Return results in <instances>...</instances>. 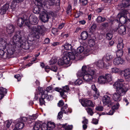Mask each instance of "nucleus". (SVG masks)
<instances>
[{
    "label": "nucleus",
    "instance_id": "nucleus-28",
    "mask_svg": "<svg viewBox=\"0 0 130 130\" xmlns=\"http://www.w3.org/2000/svg\"><path fill=\"white\" fill-rule=\"evenodd\" d=\"M65 54L66 55L62 57L63 60L65 64H68L69 63L70 61V59L69 58L68 56H67L66 53H65Z\"/></svg>",
    "mask_w": 130,
    "mask_h": 130
},
{
    "label": "nucleus",
    "instance_id": "nucleus-12",
    "mask_svg": "<svg viewBox=\"0 0 130 130\" xmlns=\"http://www.w3.org/2000/svg\"><path fill=\"white\" fill-rule=\"evenodd\" d=\"M117 19L119 20H116V21H118L119 20L120 23L122 24H124L126 22V19L125 17L123 15V14L121 13H119L117 15Z\"/></svg>",
    "mask_w": 130,
    "mask_h": 130
},
{
    "label": "nucleus",
    "instance_id": "nucleus-32",
    "mask_svg": "<svg viewBox=\"0 0 130 130\" xmlns=\"http://www.w3.org/2000/svg\"><path fill=\"white\" fill-rule=\"evenodd\" d=\"M106 20L105 18H103L101 16H98L96 19L97 22L98 23H101L105 21Z\"/></svg>",
    "mask_w": 130,
    "mask_h": 130
},
{
    "label": "nucleus",
    "instance_id": "nucleus-53",
    "mask_svg": "<svg viewBox=\"0 0 130 130\" xmlns=\"http://www.w3.org/2000/svg\"><path fill=\"white\" fill-rule=\"evenodd\" d=\"M88 43L89 44L92 46L94 45L95 44L94 40L92 39H90L88 40Z\"/></svg>",
    "mask_w": 130,
    "mask_h": 130
},
{
    "label": "nucleus",
    "instance_id": "nucleus-50",
    "mask_svg": "<svg viewBox=\"0 0 130 130\" xmlns=\"http://www.w3.org/2000/svg\"><path fill=\"white\" fill-rule=\"evenodd\" d=\"M106 38L108 40H110L112 37V35L111 34L108 33L106 34Z\"/></svg>",
    "mask_w": 130,
    "mask_h": 130
},
{
    "label": "nucleus",
    "instance_id": "nucleus-19",
    "mask_svg": "<svg viewBox=\"0 0 130 130\" xmlns=\"http://www.w3.org/2000/svg\"><path fill=\"white\" fill-rule=\"evenodd\" d=\"M126 28L124 25L120 26L118 28V32L121 35H124L126 33Z\"/></svg>",
    "mask_w": 130,
    "mask_h": 130
},
{
    "label": "nucleus",
    "instance_id": "nucleus-11",
    "mask_svg": "<svg viewBox=\"0 0 130 130\" xmlns=\"http://www.w3.org/2000/svg\"><path fill=\"white\" fill-rule=\"evenodd\" d=\"M69 90V87L66 86L64 87L63 89L60 91V94L63 98L65 99L67 97V94L65 93H67Z\"/></svg>",
    "mask_w": 130,
    "mask_h": 130
},
{
    "label": "nucleus",
    "instance_id": "nucleus-26",
    "mask_svg": "<svg viewBox=\"0 0 130 130\" xmlns=\"http://www.w3.org/2000/svg\"><path fill=\"white\" fill-rule=\"evenodd\" d=\"M105 76H100L98 78V81L100 84H104L107 83Z\"/></svg>",
    "mask_w": 130,
    "mask_h": 130
},
{
    "label": "nucleus",
    "instance_id": "nucleus-46",
    "mask_svg": "<svg viewBox=\"0 0 130 130\" xmlns=\"http://www.w3.org/2000/svg\"><path fill=\"white\" fill-rule=\"evenodd\" d=\"M86 110L88 113L91 116L92 115L93 112L91 108L89 107H87L86 108Z\"/></svg>",
    "mask_w": 130,
    "mask_h": 130
},
{
    "label": "nucleus",
    "instance_id": "nucleus-34",
    "mask_svg": "<svg viewBox=\"0 0 130 130\" xmlns=\"http://www.w3.org/2000/svg\"><path fill=\"white\" fill-rule=\"evenodd\" d=\"M84 51V54H87V53H88L89 52L88 50L87 51V52L85 53V50H84V47L83 46H80L78 47L77 50V52L80 54L83 52V51Z\"/></svg>",
    "mask_w": 130,
    "mask_h": 130
},
{
    "label": "nucleus",
    "instance_id": "nucleus-37",
    "mask_svg": "<svg viewBox=\"0 0 130 130\" xmlns=\"http://www.w3.org/2000/svg\"><path fill=\"white\" fill-rule=\"evenodd\" d=\"M40 7L38 6H36L34 8L33 10V12L35 13L40 14Z\"/></svg>",
    "mask_w": 130,
    "mask_h": 130
},
{
    "label": "nucleus",
    "instance_id": "nucleus-58",
    "mask_svg": "<svg viewBox=\"0 0 130 130\" xmlns=\"http://www.w3.org/2000/svg\"><path fill=\"white\" fill-rule=\"evenodd\" d=\"M119 69L116 68L111 69V71L113 73H117L119 72Z\"/></svg>",
    "mask_w": 130,
    "mask_h": 130
},
{
    "label": "nucleus",
    "instance_id": "nucleus-54",
    "mask_svg": "<svg viewBox=\"0 0 130 130\" xmlns=\"http://www.w3.org/2000/svg\"><path fill=\"white\" fill-rule=\"evenodd\" d=\"M119 106V103H117L116 105H114L112 107V109L113 110H115L116 109H117L118 108Z\"/></svg>",
    "mask_w": 130,
    "mask_h": 130
},
{
    "label": "nucleus",
    "instance_id": "nucleus-62",
    "mask_svg": "<svg viewBox=\"0 0 130 130\" xmlns=\"http://www.w3.org/2000/svg\"><path fill=\"white\" fill-rule=\"evenodd\" d=\"M64 104V102L63 101L61 100L60 101L59 103L58 104V106L60 107L62 106Z\"/></svg>",
    "mask_w": 130,
    "mask_h": 130
},
{
    "label": "nucleus",
    "instance_id": "nucleus-51",
    "mask_svg": "<svg viewBox=\"0 0 130 130\" xmlns=\"http://www.w3.org/2000/svg\"><path fill=\"white\" fill-rule=\"evenodd\" d=\"M112 56L110 54L107 53L106 56V58L107 61H110L112 59Z\"/></svg>",
    "mask_w": 130,
    "mask_h": 130
},
{
    "label": "nucleus",
    "instance_id": "nucleus-10",
    "mask_svg": "<svg viewBox=\"0 0 130 130\" xmlns=\"http://www.w3.org/2000/svg\"><path fill=\"white\" fill-rule=\"evenodd\" d=\"M38 20L37 17L34 14H32L30 15L29 17V23L31 24H35L38 23Z\"/></svg>",
    "mask_w": 130,
    "mask_h": 130
},
{
    "label": "nucleus",
    "instance_id": "nucleus-64",
    "mask_svg": "<svg viewBox=\"0 0 130 130\" xmlns=\"http://www.w3.org/2000/svg\"><path fill=\"white\" fill-rule=\"evenodd\" d=\"M71 6L69 5V6L68 7L67 10V13L68 14L70 12H71Z\"/></svg>",
    "mask_w": 130,
    "mask_h": 130
},
{
    "label": "nucleus",
    "instance_id": "nucleus-52",
    "mask_svg": "<svg viewBox=\"0 0 130 130\" xmlns=\"http://www.w3.org/2000/svg\"><path fill=\"white\" fill-rule=\"evenodd\" d=\"M9 4L8 3H7L4 5L2 7L6 11H7L9 8Z\"/></svg>",
    "mask_w": 130,
    "mask_h": 130
},
{
    "label": "nucleus",
    "instance_id": "nucleus-39",
    "mask_svg": "<svg viewBox=\"0 0 130 130\" xmlns=\"http://www.w3.org/2000/svg\"><path fill=\"white\" fill-rule=\"evenodd\" d=\"M124 76L125 78L130 75V69H125L124 71Z\"/></svg>",
    "mask_w": 130,
    "mask_h": 130
},
{
    "label": "nucleus",
    "instance_id": "nucleus-56",
    "mask_svg": "<svg viewBox=\"0 0 130 130\" xmlns=\"http://www.w3.org/2000/svg\"><path fill=\"white\" fill-rule=\"evenodd\" d=\"M6 11L3 7H2L0 9V14H5Z\"/></svg>",
    "mask_w": 130,
    "mask_h": 130
},
{
    "label": "nucleus",
    "instance_id": "nucleus-63",
    "mask_svg": "<svg viewBox=\"0 0 130 130\" xmlns=\"http://www.w3.org/2000/svg\"><path fill=\"white\" fill-rule=\"evenodd\" d=\"M80 2L82 3L83 5L85 6L87 3V0H79Z\"/></svg>",
    "mask_w": 130,
    "mask_h": 130
},
{
    "label": "nucleus",
    "instance_id": "nucleus-43",
    "mask_svg": "<svg viewBox=\"0 0 130 130\" xmlns=\"http://www.w3.org/2000/svg\"><path fill=\"white\" fill-rule=\"evenodd\" d=\"M57 61V59L55 57H53L50 61L49 63L50 65L55 64Z\"/></svg>",
    "mask_w": 130,
    "mask_h": 130
},
{
    "label": "nucleus",
    "instance_id": "nucleus-30",
    "mask_svg": "<svg viewBox=\"0 0 130 130\" xmlns=\"http://www.w3.org/2000/svg\"><path fill=\"white\" fill-rule=\"evenodd\" d=\"M124 80L122 79H118L117 80L116 82L113 85V86H116V84H118V85H120V86H124L125 85V84L126 83H124V84L122 83V82H123Z\"/></svg>",
    "mask_w": 130,
    "mask_h": 130
},
{
    "label": "nucleus",
    "instance_id": "nucleus-8",
    "mask_svg": "<svg viewBox=\"0 0 130 130\" xmlns=\"http://www.w3.org/2000/svg\"><path fill=\"white\" fill-rule=\"evenodd\" d=\"M79 101L82 106L84 107L90 106L93 107L94 106L92 101L87 99L84 100H80Z\"/></svg>",
    "mask_w": 130,
    "mask_h": 130
},
{
    "label": "nucleus",
    "instance_id": "nucleus-38",
    "mask_svg": "<svg viewBox=\"0 0 130 130\" xmlns=\"http://www.w3.org/2000/svg\"><path fill=\"white\" fill-rule=\"evenodd\" d=\"M41 124L38 122H36L34 125L33 128L34 130H39V129Z\"/></svg>",
    "mask_w": 130,
    "mask_h": 130
},
{
    "label": "nucleus",
    "instance_id": "nucleus-5",
    "mask_svg": "<svg viewBox=\"0 0 130 130\" xmlns=\"http://www.w3.org/2000/svg\"><path fill=\"white\" fill-rule=\"evenodd\" d=\"M54 15V14L52 12H50L47 13L43 12L42 14L40 15V19L42 21L44 22H47L49 19L51 18V16L53 17Z\"/></svg>",
    "mask_w": 130,
    "mask_h": 130
},
{
    "label": "nucleus",
    "instance_id": "nucleus-14",
    "mask_svg": "<svg viewBox=\"0 0 130 130\" xmlns=\"http://www.w3.org/2000/svg\"><path fill=\"white\" fill-rule=\"evenodd\" d=\"M8 44L3 39H0V50H4L6 48Z\"/></svg>",
    "mask_w": 130,
    "mask_h": 130
},
{
    "label": "nucleus",
    "instance_id": "nucleus-7",
    "mask_svg": "<svg viewBox=\"0 0 130 130\" xmlns=\"http://www.w3.org/2000/svg\"><path fill=\"white\" fill-rule=\"evenodd\" d=\"M27 120L26 117H23L19 119L18 122L15 124L16 128H17L19 129H22L24 126V123L23 122H26Z\"/></svg>",
    "mask_w": 130,
    "mask_h": 130
},
{
    "label": "nucleus",
    "instance_id": "nucleus-1",
    "mask_svg": "<svg viewBox=\"0 0 130 130\" xmlns=\"http://www.w3.org/2000/svg\"><path fill=\"white\" fill-rule=\"evenodd\" d=\"M29 28L31 30L33 36L39 39L41 35H44L45 28L43 25L33 26Z\"/></svg>",
    "mask_w": 130,
    "mask_h": 130
},
{
    "label": "nucleus",
    "instance_id": "nucleus-16",
    "mask_svg": "<svg viewBox=\"0 0 130 130\" xmlns=\"http://www.w3.org/2000/svg\"><path fill=\"white\" fill-rule=\"evenodd\" d=\"M76 52L75 51H73L72 52H69V53H66L68 56L70 60H74L76 58V55L77 54L76 53Z\"/></svg>",
    "mask_w": 130,
    "mask_h": 130
},
{
    "label": "nucleus",
    "instance_id": "nucleus-9",
    "mask_svg": "<svg viewBox=\"0 0 130 130\" xmlns=\"http://www.w3.org/2000/svg\"><path fill=\"white\" fill-rule=\"evenodd\" d=\"M14 45L12 44V43L8 44L7 45L6 48L8 53L10 55L13 54L15 51L14 47Z\"/></svg>",
    "mask_w": 130,
    "mask_h": 130
},
{
    "label": "nucleus",
    "instance_id": "nucleus-17",
    "mask_svg": "<svg viewBox=\"0 0 130 130\" xmlns=\"http://www.w3.org/2000/svg\"><path fill=\"white\" fill-rule=\"evenodd\" d=\"M112 96L113 100L116 102H119L121 99V96L117 92L113 94Z\"/></svg>",
    "mask_w": 130,
    "mask_h": 130
},
{
    "label": "nucleus",
    "instance_id": "nucleus-36",
    "mask_svg": "<svg viewBox=\"0 0 130 130\" xmlns=\"http://www.w3.org/2000/svg\"><path fill=\"white\" fill-rule=\"evenodd\" d=\"M123 54V52L122 50H119L116 52V56L119 58H120L122 56Z\"/></svg>",
    "mask_w": 130,
    "mask_h": 130
},
{
    "label": "nucleus",
    "instance_id": "nucleus-44",
    "mask_svg": "<svg viewBox=\"0 0 130 130\" xmlns=\"http://www.w3.org/2000/svg\"><path fill=\"white\" fill-rule=\"evenodd\" d=\"M96 25L95 24H92L90 28V32H93L96 29Z\"/></svg>",
    "mask_w": 130,
    "mask_h": 130
},
{
    "label": "nucleus",
    "instance_id": "nucleus-40",
    "mask_svg": "<svg viewBox=\"0 0 130 130\" xmlns=\"http://www.w3.org/2000/svg\"><path fill=\"white\" fill-rule=\"evenodd\" d=\"M11 122L9 121H7L6 122V127L4 128V130H7L9 129L10 126L11 125Z\"/></svg>",
    "mask_w": 130,
    "mask_h": 130
},
{
    "label": "nucleus",
    "instance_id": "nucleus-6",
    "mask_svg": "<svg viewBox=\"0 0 130 130\" xmlns=\"http://www.w3.org/2000/svg\"><path fill=\"white\" fill-rule=\"evenodd\" d=\"M111 95L110 94L105 95L103 97V103L104 105H107L108 107L112 106L113 103L111 102Z\"/></svg>",
    "mask_w": 130,
    "mask_h": 130
},
{
    "label": "nucleus",
    "instance_id": "nucleus-2",
    "mask_svg": "<svg viewBox=\"0 0 130 130\" xmlns=\"http://www.w3.org/2000/svg\"><path fill=\"white\" fill-rule=\"evenodd\" d=\"M23 32L18 31L15 32V34L13 37L12 41L11 42L12 44L15 45L18 43H22V42L26 40L27 39L26 37H23L22 34Z\"/></svg>",
    "mask_w": 130,
    "mask_h": 130
},
{
    "label": "nucleus",
    "instance_id": "nucleus-3",
    "mask_svg": "<svg viewBox=\"0 0 130 130\" xmlns=\"http://www.w3.org/2000/svg\"><path fill=\"white\" fill-rule=\"evenodd\" d=\"M116 84V86H113L116 89V92L121 96L124 95L128 89L129 85L127 83L125 84L124 86H120L118 84Z\"/></svg>",
    "mask_w": 130,
    "mask_h": 130
},
{
    "label": "nucleus",
    "instance_id": "nucleus-45",
    "mask_svg": "<svg viewBox=\"0 0 130 130\" xmlns=\"http://www.w3.org/2000/svg\"><path fill=\"white\" fill-rule=\"evenodd\" d=\"M100 94L98 91H96L94 93L93 97L95 99H97L100 96Z\"/></svg>",
    "mask_w": 130,
    "mask_h": 130
},
{
    "label": "nucleus",
    "instance_id": "nucleus-25",
    "mask_svg": "<svg viewBox=\"0 0 130 130\" xmlns=\"http://www.w3.org/2000/svg\"><path fill=\"white\" fill-rule=\"evenodd\" d=\"M24 19L22 18H19L18 19L17 21V24L20 27H21L23 24Z\"/></svg>",
    "mask_w": 130,
    "mask_h": 130
},
{
    "label": "nucleus",
    "instance_id": "nucleus-18",
    "mask_svg": "<svg viewBox=\"0 0 130 130\" xmlns=\"http://www.w3.org/2000/svg\"><path fill=\"white\" fill-rule=\"evenodd\" d=\"M87 70V67L86 66H83L82 68V71H79L77 73V75L79 76H83L85 75Z\"/></svg>",
    "mask_w": 130,
    "mask_h": 130
},
{
    "label": "nucleus",
    "instance_id": "nucleus-47",
    "mask_svg": "<svg viewBox=\"0 0 130 130\" xmlns=\"http://www.w3.org/2000/svg\"><path fill=\"white\" fill-rule=\"evenodd\" d=\"M124 44L122 42L118 43L117 45V47L119 50H122Z\"/></svg>",
    "mask_w": 130,
    "mask_h": 130
},
{
    "label": "nucleus",
    "instance_id": "nucleus-41",
    "mask_svg": "<svg viewBox=\"0 0 130 130\" xmlns=\"http://www.w3.org/2000/svg\"><path fill=\"white\" fill-rule=\"evenodd\" d=\"M64 48L67 50H70L72 48V46L71 44L68 43H66L64 46Z\"/></svg>",
    "mask_w": 130,
    "mask_h": 130
},
{
    "label": "nucleus",
    "instance_id": "nucleus-59",
    "mask_svg": "<svg viewBox=\"0 0 130 130\" xmlns=\"http://www.w3.org/2000/svg\"><path fill=\"white\" fill-rule=\"evenodd\" d=\"M62 116L63 112L61 111H60L58 113V118L59 120H60L62 118Z\"/></svg>",
    "mask_w": 130,
    "mask_h": 130
},
{
    "label": "nucleus",
    "instance_id": "nucleus-42",
    "mask_svg": "<svg viewBox=\"0 0 130 130\" xmlns=\"http://www.w3.org/2000/svg\"><path fill=\"white\" fill-rule=\"evenodd\" d=\"M41 128L42 130H48V129L47 124L45 123H43L42 124Z\"/></svg>",
    "mask_w": 130,
    "mask_h": 130
},
{
    "label": "nucleus",
    "instance_id": "nucleus-33",
    "mask_svg": "<svg viewBox=\"0 0 130 130\" xmlns=\"http://www.w3.org/2000/svg\"><path fill=\"white\" fill-rule=\"evenodd\" d=\"M105 78L106 80V83L112 81V76L111 74H106L105 76Z\"/></svg>",
    "mask_w": 130,
    "mask_h": 130
},
{
    "label": "nucleus",
    "instance_id": "nucleus-55",
    "mask_svg": "<svg viewBox=\"0 0 130 130\" xmlns=\"http://www.w3.org/2000/svg\"><path fill=\"white\" fill-rule=\"evenodd\" d=\"M27 42L29 44L30 46L33 45L35 43V41L34 40H28L27 41Z\"/></svg>",
    "mask_w": 130,
    "mask_h": 130
},
{
    "label": "nucleus",
    "instance_id": "nucleus-21",
    "mask_svg": "<svg viewBox=\"0 0 130 130\" xmlns=\"http://www.w3.org/2000/svg\"><path fill=\"white\" fill-rule=\"evenodd\" d=\"M14 29V27L13 25H10L7 27V32L8 34H11L13 32Z\"/></svg>",
    "mask_w": 130,
    "mask_h": 130
},
{
    "label": "nucleus",
    "instance_id": "nucleus-23",
    "mask_svg": "<svg viewBox=\"0 0 130 130\" xmlns=\"http://www.w3.org/2000/svg\"><path fill=\"white\" fill-rule=\"evenodd\" d=\"M96 64L97 66L100 68H102L104 67L107 66V65L104 64V62L102 60H99L96 62Z\"/></svg>",
    "mask_w": 130,
    "mask_h": 130
},
{
    "label": "nucleus",
    "instance_id": "nucleus-20",
    "mask_svg": "<svg viewBox=\"0 0 130 130\" xmlns=\"http://www.w3.org/2000/svg\"><path fill=\"white\" fill-rule=\"evenodd\" d=\"M41 98L39 99V102L40 104L42 105L44 104L45 101L44 99L45 98L47 97V95L44 94V91H43L41 93Z\"/></svg>",
    "mask_w": 130,
    "mask_h": 130
},
{
    "label": "nucleus",
    "instance_id": "nucleus-31",
    "mask_svg": "<svg viewBox=\"0 0 130 130\" xmlns=\"http://www.w3.org/2000/svg\"><path fill=\"white\" fill-rule=\"evenodd\" d=\"M47 125L48 128V130H51L52 129L54 128L55 126V123L51 122H48Z\"/></svg>",
    "mask_w": 130,
    "mask_h": 130
},
{
    "label": "nucleus",
    "instance_id": "nucleus-35",
    "mask_svg": "<svg viewBox=\"0 0 130 130\" xmlns=\"http://www.w3.org/2000/svg\"><path fill=\"white\" fill-rule=\"evenodd\" d=\"M62 126L66 130H71L73 127L72 125L66 126V124L62 125Z\"/></svg>",
    "mask_w": 130,
    "mask_h": 130
},
{
    "label": "nucleus",
    "instance_id": "nucleus-4",
    "mask_svg": "<svg viewBox=\"0 0 130 130\" xmlns=\"http://www.w3.org/2000/svg\"><path fill=\"white\" fill-rule=\"evenodd\" d=\"M95 73V71L92 69H89L86 71L85 75L83 76V79L87 82L91 81L93 78V76Z\"/></svg>",
    "mask_w": 130,
    "mask_h": 130
},
{
    "label": "nucleus",
    "instance_id": "nucleus-22",
    "mask_svg": "<svg viewBox=\"0 0 130 130\" xmlns=\"http://www.w3.org/2000/svg\"><path fill=\"white\" fill-rule=\"evenodd\" d=\"M7 93V90L2 87H0V100L2 99L4 96V93Z\"/></svg>",
    "mask_w": 130,
    "mask_h": 130
},
{
    "label": "nucleus",
    "instance_id": "nucleus-15",
    "mask_svg": "<svg viewBox=\"0 0 130 130\" xmlns=\"http://www.w3.org/2000/svg\"><path fill=\"white\" fill-rule=\"evenodd\" d=\"M124 62V61L120 58H117L113 60V64L116 65H121Z\"/></svg>",
    "mask_w": 130,
    "mask_h": 130
},
{
    "label": "nucleus",
    "instance_id": "nucleus-48",
    "mask_svg": "<svg viewBox=\"0 0 130 130\" xmlns=\"http://www.w3.org/2000/svg\"><path fill=\"white\" fill-rule=\"evenodd\" d=\"M58 63L59 66H62L65 64L62 58L58 60Z\"/></svg>",
    "mask_w": 130,
    "mask_h": 130
},
{
    "label": "nucleus",
    "instance_id": "nucleus-61",
    "mask_svg": "<svg viewBox=\"0 0 130 130\" xmlns=\"http://www.w3.org/2000/svg\"><path fill=\"white\" fill-rule=\"evenodd\" d=\"M95 109L97 110L101 111L103 110V107L101 106H98L96 107Z\"/></svg>",
    "mask_w": 130,
    "mask_h": 130
},
{
    "label": "nucleus",
    "instance_id": "nucleus-49",
    "mask_svg": "<svg viewBox=\"0 0 130 130\" xmlns=\"http://www.w3.org/2000/svg\"><path fill=\"white\" fill-rule=\"evenodd\" d=\"M83 83V81L82 80L78 79L76 80L75 82V84L76 85H79Z\"/></svg>",
    "mask_w": 130,
    "mask_h": 130
},
{
    "label": "nucleus",
    "instance_id": "nucleus-60",
    "mask_svg": "<svg viewBox=\"0 0 130 130\" xmlns=\"http://www.w3.org/2000/svg\"><path fill=\"white\" fill-rule=\"evenodd\" d=\"M50 69L55 72H56L57 70V68L55 66H53L50 68Z\"/></svg>",
    "mask_w": 130,
    "mask_h": 130
},
{
    "label": "nucleus",
    "instance_id": "nucleus-13",
    "mask_svg": "<svg viewBox=\"0 0 130 130\" xmlns=\"http://www.w3.org/2000/svg\"><path fill=\"white\" fill-rule=\"evenodd\" d=\"M44 1L45 2V5H47L49 6H53L55 3H58L59 5L60 2V0H49L48 1L45 0Z\"/></svg>",
    "mask_w": 130,
    "mask_h": 130
},
{
    "label": "nucleus",
    "instance_id": "nucleus-24",
    "mask_svg": "<svg viewBox=\"0 0 130 130\" xmlns=\"http://www.w3.org/2000/svg\"><path fill=\"white\" fill-rule=\"evenodd\" d=\"M61 111L62 112L65 114H68V112L71 113L72 111L70 110L68 107L67 105H66L61 108Z\"/></svg>",
    "mask_w": 130,
    "mask_h": 130
},
{
    "label": "nucleus",
    "instance_id": "nucleus-57",
    "mask_svg": "<svg viewBox=\"0 0 130 130\" xmlns=\"http://www.w3.org/2000/svg\"><path fill=\"white\" fill-rule=\"evenodd\" d=\"M45 94L47 95V97L45 98H46L48 101L52 100L53 99V97L52 95H47V94Z\"/></svg>",
    "mask_w": 130,
    "mask_h": 130
},
{
    "label": "nucleus",
    "instance_id": "nucleus-27",
    "mask_svg": "<svg viewBox=\"0 0 130 130\" xmlns=\"http://www.w3.org/2000/svg\"><path fill=\"white\" fill-rule=\"evenodd\" d=\"M88 36V33L86 31L82 32L81 34V39L83 40L86 39Z\"/></svg>",
    "mask_w": 130,
    "mask_h": 130
},
{
    "label": "nucleus",
    "instance_id": "nucleus-29",
    "mask_svg": "<svg viewBox=\"0 0 130 130\" xmlns=\"http://www.w3.org/2000/svg\"><path fill=\"white\" fill-rule=\"evenodd\" d=\"M25 41V40L23 41L22 43H20L22 45V46L23 49L27 50L29 48L30 46L27 42H24Z\"/></svg>",
    "mask_w": 130,
    "mask_h": 130
}]
</instances>
